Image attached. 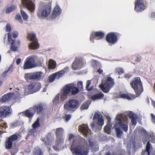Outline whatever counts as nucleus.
<instances>
[{"label":"nucleus","mask_w":155,"mask_h":155,"mask_svg":"<svg viewBox=\"0 0 155 155\" xmlns=\"http://www.w3.org/2000/svg\"><path fill=\"white\" fill-rule=\"evenodd\" d=\"M152 104V105L155 108V101H154L151 100Z\"/></svg>","instance_id":"69168bd1"},{"label":"nucleus","mask_w":155,"mask_h":155,"mask_svg":"<svg viewBox=\"0 0 155 155\" xmlns=\"http://www.w3.org/2000/svg\"><path fill=\"white\" fill-rule=\"evenodd\" d=\"M32 107L34 109L35 112L37 111L38 114L40 113L43 109L42 106L40 104L35 105Z\"/></svg>","instance_id":"72a5a7b5"},{"label":"nucleus","mask_w":155,"mask_h":155,"mask_svg":"<svg viewBox=\"0 0 155 155\" xmlns=\"http://www.w3.org/2000/svg\"><path fill=\"white\" fill-rule=\"evenodd\" d=\"M151 116L152 117V122L154 124H155V116L153 114H151Z\"/></svg>","instance_id":"4d7b16f0"},{"label":"nucleus","mask_w":155,"mask_h":155,"mask_svg":"<svg viewBox=\"0 0 155 155\" xmlns=\"http://www.w3.org/2000/svg\"><path fill=\"white\" fill-rule=\"evenodd\" d=\"M56 66V63L55 61L53 59L49 60L48 64V68L49 69H54Z\"/></svg>","instance_id":"2f4dec72"},{"label":"nucleus","mask_w":155,"mask_h":155,"mask_svg":"<svg viewBox=\"0 0 155 155\" xmlns=\"http://www.w3.org/2000/svg\"><path fill=\"white\" fill-rule=\"evenodd\" d=\"M90 103L89 101H87L84 103L81 107V108L82 110L87 109L90 105Z\"/></svg>","instance_id":"ea45409f"},{"label":"nucleus","mask_w":155,"mask_h":155,"mask_svg":"<svg viewBox=\"0 0 155 155\" xmlns=\"http://www.w3.org/2000/svg\"><path fill=\"white\" fill-rule=\"evenodd\" d=\"M71 115L70 114H65L63 117V118L65 121L67 122H68L71 119Z\"/></svg>","instance_id":"a18cd8bd"},{"label":"nucleus","mask_w":155,"mask_h":155,"mask_svg":"<svg viewBox=\"0 0 155 155\" xmlns=\"http://www.w3.org/2000/svg\"><path fill=\"white\" fill-rule=\"evenodd\" d=\"M35 110L33 107L29 108L25 112H23L20 114H22L25 115L26 117L29 118H32L35 113Z\"/></svg>","instance_id":"5701e85b"},{"label":"nucleus","mask_w":155,"mask_h":155,"mask_svg":"<svg viewBox=\"0 0 155 155\" xmlns=\"http://www.w3.org/2000/svg\"><path fill=\"white\" fill-rule=\"evenodd\" d=\"M79 89L74 83L68 84L64 86L60 92L55 97L53 101L54 104H57L64 101L71 94L72 95L77 94Z\"/></svg>","instance_id":"f257e3e1"},{"label":"nucleus","mask_w":155,"mask_h":155,"mask_svg":"<svg viewBox=\"0 0 155 155\" xmlns=\"http://www.w3.org/2000/svg\"><path fill=\"white\" fill-rule=\"evenodd\" d=\"M91 83V81L90 80H88L87 82L86 87L88 91H90L91 90V88L89 87V86L90 85Z\"/></svg>","instance_id":"09e8293b"},{"label":"nucleus","mask_w":155,"mask_h":155,"mask_svg":"<svg viewBox=\"0 0 155 155\" xmlns=\"http://www.w3.org/2000/svg\"><path fill=\"white\" fill-rule=\"evenodd\" d=\"M1 109L3 114V115L5 117L11 114L12 111L11 107L8 106L2 107Z\"/></svg>","instance_id":"cd10ccee"},{"label":"nucleus","mask_w":155,"mask_h":155,"mask_svg":"<svg viewBox=\"0 0 155 155\" xmlns=\"http://www.w3.org/2000/svg\"><path fill=\"white\" fill-rule=\"evenodd\" d=\"M21 62V59L19 58L17 59L16 60V64L17 65H19Z\"/></svg>","instance_id":"bf43d9fd"},{"label":"nucleus","mask_w":155,"mask_h":155,"mask_svg":"<svg viewBox=\"0 0 155 155\" xmlns=\"http://www.w3.org/2000/svg\"><path fill=\"white\" fill-rule=\"evenodd\" d=\"M132 76V75L130 74H127L125 75V78H129Z\"/></svg>","instance_id":"052dcab7"},{"label":"nucleus","mask_w":155,"mask_h":155,"mask_svg":"<svg viewBox=\"0 0 155 155\" xmlns=\"http://www.w3.org/2000/svg\"><path fill=\"white\" fill-rule=\"evenodd\" d=\"M16 19L17 20H18L21 23H23V21L21 20V18L20 16V15L19 14H18L16 15Z\"/></svg>","instance_id":"3c124183"},{"label":"nucleus","mask_w":155,"mask_h":155,"mask_svg":"<svg viewBox=\"0 0 155 155\" xmlns=\"http://www.w3.org/2000/svg\"><path fill=\"white\" fill-rule=\"evenodd\" d=\"M137 118H133L131 119V122L133 125H135L136 124V120Z\"/></svg>","instance_id":"864d4df0"},{"label":"nucleus","mask_w":155,"mask_h":155,"mask_svg":"<svg viewBox=\"0 0 155 155\" xmlns=\"http://www.w3.org/2000/svg\"><path fill=\"white\" fill-rule=\"evenodd\" d=\"M31 85L34 93L39 91L41 87V83L38 82L33 83Z\"/></svg>","instance_id":"c756f323"},{"label":"nucleus","mask_w":155,"mask_h":155,"mask_svg":"<svg viewBox=\"0 0 155 155\" xmlns=\"http://www.w3.org/2000/svg\"><path fill=\"white\" fill-rule=\"evenodd\" d=\"M61 71H63L64 72V74L65 73H66L68 71L69 68L68 67H66Z\"/></svg>","instance_id":"6e6d98bb"},{"label":"nucleus","mask_w":155,"mask_h":155,"mask_svg":"<svg viewBox=\"0 0 155 155\" xmlns=\"http://www.w3.org/2000/svg\"><path fill=\"white\" fill-rule=\"evenodd\" d=\"M39 118H38L36 120L32 125V127L33 128L36 129L40 127V124L39 123Z\"/></svg>","instance_id":"58836bf2"},{"label":"nucleus","mask_w":155,"mask_h":155,"mask_svg":"<svg viewBox=\"0 0 155 155\" xmlns=\"http://www.w3.org/2000/svg\"><path fill=\"white\" fill-rule=\"evenodd\" d=\"M150 17L151 18H155V12H152L150 15Z\"/></svg>","instance_id":"13d9d810"},{"label":"nucleus","mask_w":155,"mask_h":155,"mask_svg":"<svg viewBox=\"0 0 155 155\" xmlns=\"http://www.w3.org/2000/svg\"><path fill=\"white\" fill-rule=\"evenodd\" d=\"M34 80L39 81L43 79V73L41 71H38L33 73Z\"/></svg>","instance_id":"bb28decb"},{"label":"nucleus","mask_w":155,"mask_h":155,"mask_svg":"<svg viewBox=\"0 0 155 155\" xmlns=\"http://www.w3.org/2000/svg\"><path fill=\"white\" fill-rule=\"evenodd\" d=\"M104 35V32L101 31L93 32L90 35V41L92 42H94V39H101L103 38Z\"/></svg>","instance_id":"6ab92c4d"},{"label":"nucleus","mask_w":155,"mask_h":155,"mask_svg":"<svg viewBox=\"0 0 155 155\" xmlns=\"http://www.w3.org/2000/svg\"><path fill=\"white\" fill-rule=\"evenodd\" d=\"M85 63V61L83 58L76 57L72 63V69L74 70H79L84 66Z\"/></svg>","instance_id":"1a4fd4ad"},{"label":"nucleus","mask_w":155,"mask_h":155,"mask_svg":"<svg viewBox=\"0 0 155 155\" xmlns=\"http://www.w3.org/2000/svg\"><path fill=\"white\" fill-rule=\"evenodd\" d=\"M79 131L83 133L85 136L91 134L90 130L88 129L87 125L86 124H83L82 125L80 126Z\"/></svg>","instance_id":"aec40b11"},{"label":"nucleus","mask_w":155,"mask_h":155,"mask_svg":"<svg viewBox=\"0 0 155 155\" xmlns=\"http://www.w3.org/2000/svg\"><path fill=\"white\" fill-rule=\"evenodd\" d=\"M130 84L137 95V96H139L143 91L142 84L140 78L139 77L135 78L130 83Z\"/></svg>","instance_id":"423d86ee"},{"label":"nucleus","mask_w":155,"mask_h":155,"mask_svg":"<svg viewBox=\"0 0 155 155\" xmlns=\"http://www.w3.org/2000/svg\"><path fill=\"white\" fill-rule=\"evenodd\" d=\"M4 116L3 115V114L2 113V110L1 107L0 108V117Z\"/></svg>","instance_id":"680f3d73"},{"label":"nucleus","mask_w":155,"mask_h":155,"mask_svg":"<svg viewBox=\"0 0 155 155\" xmlns=\"http://www.w3.org/2000/svg\"><path fill=\"white\" fill-rule=\"evenodd\" d=\"M137 97L133 94L129 93H122L120 94L119 95L120 98L127 99L128 100H133Z\"/></svg>","instance_id":"393cba45"},{"label":"nucleus","mask_w":155,"mask_h":155,"mask_svg":"<svg viewBox=\"0 0 155 155\" xmlns=\"http://www.w3.org/2000/svg\"><path fill=\"white\" fill-rule=\"evenodd\" d=\"M54 74L56 78L58 79L60 78L64 75V71L61 70Z\"/></svg>","instance_id":"a19ab883"},{"label":"nucleus","mask_w":155,"mask_h":155,"mask_svg":"<svg viewBox=\"0 0 155 155\" xmlns=\"http://www.w3.org/2000/svg\"><path fill=\"white\" fill-rule=\"evenodd\" d=\"M24 89L25 95L34 93L31 84L28 86L25 87Z\"/></svg>","instance_id":"7c9ffc66"},{"label":"nucleus","mask_w":155,"mask_h":155,"mask_svg":"<svg viewBox=\"0 0 155 155\" xmlns=\"http://www.w3.org/2000/svg\"><path fill=\"white\" fill-rule=\"evenodd\" d=\"M107 41L112 45L116 44L118 40L117 33L111 32L107 34L106 36Z\"/></svg>","instance_id":"4468645a"},{"label":"nucleus","mask_w":155,"mask_h":155,"mask_svg":"<svg viewBox=\"0 0 155 155\" xmlns=\"http://www.w3.org/2000/svg\"><path fill=\"white\" fill-rule=\"evenodd\" d=\"M16 8V7L15 5H12L8 7L6 10V12L9 13L14 11Z\"/></svg>","instance_id":"e433bc0d"},{"label":"nucleus","mask_w":155,"mask_h":155,"mask_svg":"<svg viewBox=\"0 0 155 155\" xmlns=\"http://www.w3.org/2000/svg\"><path fill=\"white\" fill-rule=\"evenodd\" d=\"M79 106V101L75 99H71L66 102L64 105L65 110L67 111H74Z\"/></svg>","instance_id":"0eeeda50"},{"label":"nucleus","mask_w":155,"mask_h":155,"mask_svg":"<svg viewBox=\"0 0 155 155\" xmlns=\"http://www.w3.org/2000/svg\"><path fill=\"white\" fill-rule=\"evenodd\" d=\"M78 85L80 88H83V82L81 81H79L78 82Z\"/></svg>","instance_id":"5fc2aeb1"},{"label":"nucleus","mask_w":155,"mask_h":155,"mask_svg":"<svg viewBox=\"0 0 155 155\" xmlns=\"http://www.w3.org/2000/svg\"><path fill=\"white\" fill-rule=\"evenodd\" d=\"M138 131V132L146 136V139L144 140H143L144 143L147 144L146 146V148L145 150L142 152V154L143 155H150V150L152 148L151 147L150 144L149 143V141H151L153 143H155V138L154 137V134L153 133H151L147 135V133L146 130L141 127H139L137 129V131Z\"/></svg>","instance_id":"7ed1b4c3"},{"label":"nucleus","mask_w":155,"mask_h":155,"mask_svg":"<svg viewBox=\"0 0 155 155\" xmlns=\"http://www.w3.org/2000/svg\"><path fill=\"white\" fill-rule=\"evenodd\" d=\"M56 78L54 74H51L49 78V81L50 82H52L55 80V78Z\"/></svg>","instance_id":"49530a36"},{"label":"nucleus","mask_w":155,"mask_h":155,"mask_svg":"<svg viewBox=\"0 0 155 155\" xmlns=\"http://www.w3.org/2000/svg\"><path fill=\"white\" fill-rule=\"evenodd\" d=\"M102 84L100 85V88L105 93H108L110 90L114 86V83L113 79L110 77L107 78V81L104 83L103 80L102 81Z\"/></svg>","instance_id":"6e6552de"},{"label":"nucleus","mask_w":155,"mask_h":155,"mask_svg":"<svg viewBox=\"0 0 155 155\" xmlns=\"http://www.w3.org/2000/svg\"><path fill=\"white\" fill-rule=\"evenodd\" d=\"M6 31L7 32H9L11 30V28L9 24H7L6 26Z\"/></svg>","instance_id":"8fccbe9b"},{"label":"nucleus","mask_w":155,"mask_h":155,"mask_svg":"<svg viewBox=\"0 0 155 155\" xmlns=\"http://www.w3.org/2000/svg\"><path fill=\"white\" fill-rule=\"evenodd\" d=\"M42 140L43 141V142H45V144L46 145H48V143L46 141L47 140L48 142V140L47 138H46V140L45 139H43Z\"/></svg>","instance_id":"0e129e2a"},{"label":"nucleus","mask_w":155,"mask_h":155,"mask_svg":"<svg viewBox=\"0 0 155 155\" xmlns=\"http://www.w3.org/2000/svg\"><path fill=\"white\" fill-rule=\"evenodd\" d=\"M13 71V68L12 65H11L5 71H4L2 74L3 77H5L7 73L11 72Z\"/></svg>","instance_id":"79ce46f5"},{"label":"nucleus","mask_w":155,"mask_h":155,"mask_svg":"<svg viewBox=\"0 0 155 155\" xmlns=\"http://www.w3.org/2000/svg\"><path fill=\"white\" fill-rule=\"evenodd\" d=\"M24 89V88H20L17 89L15 94L16 95V96L15 97L14 95L15 98L22 97L24 96L25 95Z\"/></svg>","instance_id":"c85d7f7f"},{"label":"nucleus","mask_w":155,"mask_h":155,"mask_svg":"<svg viewBox=\"0 0 155 155\" xmlns=\"http://www.w3.org/2000/svg\"><path fill=\"white\" fill-rule=\"evenodd\" d=\"M93 120L97 119L98 125H103L104 124V119L102 116L97 112H96L93 118Z\"/></svg>","instance_id":"b1692460"},{"label":"nucleus","mask_w":155,"mask_h":155,"mask_svg":"<svg viewBox=\"0 0 155 155\" xmlns=\"http://www.w3.org/2000/svg\"><path fill=\"white\" fill-rule=\"evenodd\" d=\"M18 136L15 134H13L9 137L6 140L5 143V147L7 149L12 148L13 144L18 139Z\"/></svg>","instance_id":"a211bd4d"},{"label":"nucleus","mask_w":155,"mask_h":155,"mask_svg":"<svg viewBox=\"0 0 155 155\" xmlns=\"http://www.w3.org/2000/svg\"><path fill=\"white\" fill-rule=\"evenodd\" d=\"M106 118L107 119L108 122L107 125L104 128V131L108 134H110L111 131V125L110 123V118L108 115L106 116Z\"/></svg>","instance_id":"a878e982"},{"label":"nucleus","mask_w":155,"mask_h":155,"mask_svg":"<svg viewBox=\"0 0 155 155\" xmlns=\"http://www.w3.org/2000/svg\"><path fill=\"white\" fill-rule=\"evenodd\" d=\"M71 150L74 155H87L88 149L82 148L79 146H72L71 147Z\"/></svg>","instance_id":"f8f14e48"},{"label":"nucleus","mask_w":155,"mask_h":155,"mask_svg":"<svg viewBox=\"0 0 155 155\" xmlns=\"http://www.w3.org/2000/svg\"><path fill=\"white\" fill-rule=\"evenodd\" d=\"M146 8L144 0H136L135 2L134 10L137 12H141Z\"/></svg>","instance_id":"ddd939ff"},{"label":"nucleus","mask_w":155,"mask_h":155,"mask_svg":"<svg viewBox=\"0 0 155 155\" xmlns=\"http://www.w3.org/2000/svg\"><path fill=\"white\" fill-rule=\"evenodd\" d=\"M64 131V130L62 128H59L56 129V143L58 145L61 144L64 142V139L63 137V135Z\"/></svg>","instance_id":"dca6fc26"},{"label":"nucleus","mask_w":155,"mask_h":155,"mask_svg":"<svg viewBox=\"0 0 155 155\" xmlns=\"http://www.w3.org/2000/svg\"><path fill=\"white\" fill-rule=\"evenodd\" d=\"M18 35V33L17 31H15L13 33V37L14 38H17Z\"/></svg>","instance_id":"603ef678"},{"label":"nucleus","mask_w":155,"mask_h":155,"mask_svg":"<svg viewBox=\"0 0 155 155\" xmlns=\"http://www.w3.org/2000/svg\"><path fill=\"white\" fill-rule=\"evenodd\" d=\"M53 147L54 148V149L56 150H58V147H56V146H53Z\"/></svg>","instance_id":"338daca9"},{"label":"nucleus","mask_w":155,"mask_h":155,"mask_svg":"<svg viewBox=\"0 0 155 155\" xmlns=\"http://www.w3.org/2000/svg\"><path fill=\"white\" fill-rule=\"evenodd\" d=\"M8 42L10 43L11 46V48L12 50L14 51H18V48L21 43L20 41L18 40L15 42L14 40L12 38V34L11 33H8Z\"/></svg>","instance_id":"2eb2a0df"},{"label":"nucleus","mask_w":155,"mask_h":155,"mask_svg":"<svg viewBox=\"0 0 155 155\" xmlns=\"http://www.w3.org/2000/svg\"><path fill=\"white\" fill-rule=\"evenodd\" d=\"M104 96V94L102 93H99L98 94H95L92 96L91 99L93 101L102 98Z\"/></svg>","instance_id":"473e14b6"},{"label":"nucleus","mask_w":155,"mask_h":155,"mask_svg":"<svg viewBox=\"0 0 155 155\" xmlns=\"http://www.w3.org/2000/svg\"><path fill=\"white\" fill-rule=\"evenodd\" d=\"M73 140V142L71 147L72 146H79L82 148L88 149L89 146L92 147L93 143L91 140H89L88 143L87 140H85L83 138L79 136L75 137L73 134H70L69 136V140Z\"/></svg>","instance_id":"20e7f679"},{"label":"nucleus","mask_w":155,"mask_h":155,"mask_svg":"<svg viewBox=\"0 0 155 155\" xmlns=\"http://www.w3.org/2000/svg\"><path fill=\"white\" fill-rule=\"evenodd\" d=\"M97 71L99 74H101L103 72V70L100 68L98 69Z\"/></svg>","instance_id":"e2e57ef3"},{"label":"nucleus","mask_w":155,"mask_h":155,"mask_svg":"<svg viewBox=\"0 0 155 155\" xmlns=\"http://www.w3.org/2000/svg\"><path fill=\"white\" fill-rule=\"evenodd\" d=\"M61 12L62 10L60 7L58 5H56L53 10L52 17L53 18H55L60 15Z\"/></svg>","instance_id":"4be33fe9"},{"label":"nucleus","mask_w":155,"mask_h":155,"mask_svg":"<svg viewBox=\"0 0 155 155\" xmlns=\"http://www.w3.org/2000/svg\"><path fill=\"white\" fill-rule=\"evenodd\" d=\"M91 126L92 127V128H93L94 126V123H93L91 124Z\"/></svg>","instance_id":"774afa93"},{"label":"nucleus","mask_w":155,"mask_h":155,"mask_svg":"<svg viewBox=\"0 0 155 155\" xmlns=\"http://www.w3.org/2000/svg\"><path fill=\"white\" fill-rule=\"evenodd\" d=\"M129 117L131 119L133 118H137V115L133 112L130 111L128 114Z\"/></svg>","instance_id":"de8ad7c7"},{"label":"nucleus","mask_w":155,"mask_h":155,"mask_svg":"<svg viewBox=\"0 0 155 155\" xmlns=\"http://www.w3.org/2000/svg\"><path fill=\"white\" fill-rule=\"evenodd\" d=\"M13 98H15L14 97V94L11 93H8L5 94L0 98V102L3 103Z\"/></svg>","instance_id":"412c9836"},{"label":"nucleus","mask_w":155,"mask_h":155,"mask_svg":"<svg viewBox=\"0 0 155 155\" xmlns=\"http://www.w3.org/2000/svg\"><path fill=\"white\" fill-rule=\"evenodd\" d=\"M21 2L22 5L31 12L34 11L35 5L31 0H22Z\"/></svg>","instance_id":"f3484780"},{"label":"nucleus","mask_w":155,"mask_h":155,"mask_svg":"<svg viewBox=\"0 0 155 155\" xmlns=\"http://www.w3.org/2000/svg\"><path fill=\"white\" fill-rule=\"evenodd\" d=\"M35 56H30L27 57L25 60L23 66L24 69L32 68L37 67L34 58Z\"/></svg>","instance_id":"9d476101"},{"label":"nucleus","mask_w":155,"mask_h":155,"mask_svg":"<svg viewBox=\"0 0 155 155\" xmlns=\"http://www.w3.org/2000/svg\"><path fill=\"white\" fill-rule=\"evenodd\" d=\"M21 13L24 20L25 21H27L28 18V16L27 13L22 10H21Z\"/></svg>","instance_id":"c9c22d12"},{"label":"nucleus","mask_w":155,"mask_h":155,"mask_svg":"<svg viewBox=\"0 0 155 155\" xmlns=\"http://www.w3.org/2000/svg\"><path fill=\"white\" fill-rule=\"evenodd\" d=\"M51 6L46 4L41 5L37 12L38 17L40 18L44 19L47 17L51 13Z\"/></svg>","instance_id":"39448f33"},{"label":"nucleus","mask_w":155,"mask_h":155,"mask_svg":"<svg viewBox=\"0 0 155 155\" xmlns=\"http://www.w3.org/2000/svg\"><path fill=\"white\" fill-rule=\"evenodd\" d=\"M25 77L27 81L34 80L33 74L32 73L25 74Z\"/></svg>","instance_id":"f704fd0d"},{"label":"nucleus","mask_w":155,"mask_h":155,"mask_svg":"<svg viewBox=\"0 0 155 155\" xmlns=\"http://www.w3.org/2000/svg\"><path fill=\"white\" fill-rule=\"evenodd\" d=\"M91 63L92 66L94 68L99 67L101 66V64L95 60H92L91 61Z\"/></svg>","instance_id":"37998d69"},{"label":"nucleus","mask_w":155,"mask_h":155,"mask_svg":"<svg viewBox=\"0 0 155 155\" xmlns=\"http://www.w3.org/2000/svg\"><path fill=\"white\" fill-rule=\"evenodd\" d=\"M36 35L34 33H29L28 35V39L33 41L29 45V48L32 50H36L39 48V46L36 39Z\"/></svg>","instance_id":"9b49d317"},{"label":"nucleus","mask_w":155,"mask_h":155,"mask_svg":"<svg viewBox=\"0 0 155 155\" xmlns=\"http://www.w3.org/2000/svg\"><path fill=\"white\" fill-rule=\"evenodd\" d=\"M115 72L119 74H121L124 73V70L121 68H119L116 69Z\"/></svg>","instance_id":"c03bdc74"},{"label":"nucleus","mask_w":155,"mask_h":155,"mask_svg":"<svg viewBox=\"0 0 155 155\" xmlns=\"http://www.w3.org/2000/svg\"><path fill=\"white\" fill-rule=\"evenodd\" d=\"M42 152L38 147H37L35 148L34 150V155H42Z\"/></svg>","instance_id":"4c0bfd02"},{"label":"nucleus","mask_w":155,"mask_h":155,"mask_svg":"<svg viewBox=\"0 0 155 155\" xmlns=\"http://www.w3.org/2000/svg\"><path fill=\"white\" fill-rule=\"evenodd\" d=\"M115 123L114 127L118 137H120L123 132L121 128L125 132L128 130V121L127 117L123 114L117 115L115 119Z\"/></svg>","instance_id":"f03ea898"}]
</instances>
